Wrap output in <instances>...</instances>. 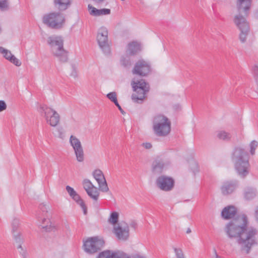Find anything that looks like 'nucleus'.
<instances>
[{
	"mask_svg": "<svg viewBox=\"0 0 258 258\" xmlns=\"http://www.w3.org/2000/svg\"><path fill=\"white\" fill-rule=\"evenodd\" d=\"M245 215L238 216L232 219L226 226L225 231L230 238H236L242 252L249 253L251 247L257 244L258 230L253 227H248Z\"/></svg>",
	"mask_w": 258,
	"mask_h": 258,
	"instance_id": "obj_1",
	"label": "nucleus"
},
{
	"mask_svg": "<svg viewBox=\"0 0 258 258\" xmlns=\"http://www.w3.org/2000/svg\"><path fill=\"white\" fill-rule=\"evenodd\" d=\"M252 2V0H237L236 2V6L239 14L235 16L234 22L241 31L239 39L242 43L245 42L246 40V37L249 31V26L245 17L240 13H244V16H248Z\"/></svg>",
	"mask_w": 258,
	"mask_h": 258,
	"instance_id": "obj_2",
	"label": "nucleus"
},
{
	"mask_svg": "<svg viewBox=\"0 0 258 258\" xmlns=\"http://www.w3.org/2000/svg\"><path fill=\"white\" fill-rule=\"evenodd\" d=\"M249 154L244 149L236 147L234 148L231 156L236 171L238 175L244 178L249 172L250 164Z\"/></svg>",
	"mask_w": 258,
	"mask_h": 258,
	"instance_id": "obj_3",
	"label": "nucleus"
},
{
	"mask_svg": "<svg viewBox=\"0 0 258 258\" xmlns=\"http://www.w3.org/2000/svg\"><path fill=\"white\" fill-rule=\"evenodd\" d=\"M51 50L56 57L61 62H66L68 60V52L63 48V40L58 36H49L47 40Z\"/></svg>",
	"mask_w": 258,
	"mask_h": 258,
	"instance_id": "obj_4",
	"label": "nucleus"
},
{
	"mask_svg": "<svg viewBox=\"0 0 258 258\" xmlns=\"http://www.w3.org/2000/svg\"><path fill=\"white\" fill-rule=\"evenodd\" d=\"M153 128L158 137H165L171 131V122L165 116L158 114L154 117Z\"/></svg>",
	"mask_w": 258,
	"mask_h": 258,
	"instance_id": "obj_5",
	"label": "nucleus"
},
{
	"mask_svg": "<svg viewBox=\"0 0 258 258\" xmlns=\"http://www.w3.org/2000/svg\"><path fill=\"white\" fill-rule=\"evenodd\" d=\"M64 15L60 12H51L45 14L42 17L43 23L53 29H60L64 25Z\"/></svg>",
	"mask_w": 258,
	"mask_h": 258,
	"instance_id": "obj_6",
	"label": "nucleus"
},
{
	"mask_svg": "<svg viewBox=\"0 0 258 258\" xmlns=\"http://www.w3.org/2000/svg\"><path fill=\"white\" fill-rule=\"evenodd\" d=\"M132 85L134 91L135 92L132 95L133 100L137 103H139V101H142L146 97V93L149 91V84L144 80L141 79L136 82L133 81Z\"/></svg>",
	"mask_w": 258,
	"mask_h": 258,
	"instance_id": "obj_7",
	"label": "nucleus"
},
{
	"mask_svg": "<svg viewBox=\"0 0 258 258\" xmlns=\"http://www.w3.org/2000/svg\"><path fill=\"white\" fill-rule=\"evenodd\" d=\"M105 242L98 237L88 238L84 241V251L87 253L93 254L100 250L104 245Z\"/></svg>",
	"mask_w": 258,
	"mask_h": 258,
	"instance_id": "obj_8",
	"label": "nucleus"
},
{
	"mask_svg": "<svg viewBox=\"0 0 258 258\" xmlns=\"http://www.w3.org/2000/svg\"><path fill=\"white\" fill-rule=\"evenodd\" d=\"M39 112L44 114L47 123L51 126L55 127L59 122L60 115L54 110L45 105H41L39 107Z\"/></svg>",
	"mask_w": 258,
	"mask_h": 258,
	"instance_id": "obj_9",
	"label": "nucleus"
},
{
	"mask_svg": "<svg viewBox=\"0 0 258 258\" xmlns=\"http://www.w3.org/2000/svg\"><path fill=\"white\" fill-rule=\"evenodd\" d=\"M108 30L104 27H101L98 31L97 40L100 48L106 55L110 53V48L108 40Z\"/></svg>",
	"mask_w": 258,
	"mask_h": 258,
	"instance_id": "obj_10",
	"label": "nucleus"
},
{
	"mask_svg": "<svg viewBox=\"0 0 258 258\" xmlns=\"http://www.w3.org/2000/svg\"><path fill=\"white\" fill-rule=\"evenodd\" d=\"M113 233L119 240L126 241L130 236V229L128 224L121 222L115 225L113 228Z\"/></svg>",
	"mask_w": 258,
	"mask_h": 258,
	"instance_id": "obj_11",
	"label": "nucleus"
},
{
	"mask_svg": "<svg viewBox=\"0 0 258 258\" xmlns=\"http://www.w3.org/2000/svg\"><path fill=\"white\" fill-rule=\"evenodd\" d=\"M151 70L150 64L144 59H140L135 63L132 70V73L134 75L145 77L150 73Z\"/></svg>",
	"mask_w": 258,
	"mask_h": 258,
	"instance_id": "obj_12",
	"label": "nucleus"
},
{
	"mask_svg": "<svg viewBox=\"0 0 258 258\" xmlns=\"http://www.w3.org/2000/svg\"><path fill=\"white\" fill-rule=\"evenodd\" d=\"M19 225V220L18 219L15 218L13 219L12 223V233L13 234L14 237L17 243H18V249H21V251H19L20 254L23 257V258L27 257V252L25 250L23 249L22 247V244L23 242V239L21 238V234L19 232H17Z\"/></svg>",
	"mask_w": 258,
	"mask_h": 258,
	"instance_id": "obj_13",
	"label": "nucleus"
},
{
	"mask_svg": "<svg viewBox=\"0 0 258 258\" xmlns=\"http://www.w3.org/2000/svg\"><path fill=\"white\" fill-rule=\"evenodd\" d=\"M156 184L160 189L168 191L173 189L174 185V180L171 177L161 175L157 178Z\"/></svg>",
	"mask_w": 258,
	"mask_h": 258,
	"instance_id": "obj_14",
	"label": "nucleus"
},
{
	"mask_svg": "<svg viewBox=\"0 0 258 258\" xmlns=\"http://www.w3.org/2000/svg\"><path fill=\"white\" fill-rule=\"evenodd\" d=\"M170 162L169 160L158 156L153 160L152 164V171L155 174H161L166 167L169 165Z\"/></svg>",
	"mask_w": 258,
	"mask_h": 258,
	"instance_id": "obj_15",
	"label": "nucleus"
},
{
	"mask_svg": "<svg viewBox=\"0 0 258 258\" xmlns=\"http://www.w3.org/2000/svg\"><path fill=\"white\" fill-rule=\"evenodd\" d=\"M70 142L75 151L77 161L80 162H83L84 154L80 141L76 137L72 135L70 139Z\"/></svg>",
	"mask_w": 258,
	"mask_h": 258,
	"instance_id": "obj_16",
	"label": "nucleus"
},
{
	"mask_svg": "<svg viewBox=\"0 0 258 258\" xmlns=\"http://www.w3.org/2000/svg\"><path fill=\"white\" fill-rule=\"evenodd\" d=\"M83 184L88 195L93 200L97 201L99 196V192L97 187L94 186L90 180L88 179H85L83 180Z\"/></svg>",
	"mask_w": 258,
	"mask_h": 258,
	"instance_id": "obj_17",
	"label": "nucleus"
},
{
	"mask_svg": "<svg viewBox=\"0 0 258 258\" xmlns=\"http://www.w3.org/2000/svg\"><path fill=\"white\" fill-rule=\"evenodd\" d=\"M93 176L98 183L100 190L104 192H107L109 188L102 171L100 169H96L93 172Z\"/></svg>",
	"mask_w": 258,
	"mask_h": 258,
	"instance_id": "obj_18",
	"label": "nucleus"
},
{
	"mask_svg": "<svg viewBox=\"0 0 258 258\" xmlns=\"http://www.w3.org/2000/svg\"><path fill=\"white\" fill-rule=\"evenodd\" d=\"M47 207L46 205L41 204L39 206V208L42 212L43 216L44 217L43 218L38 217L39 219L42 220L41 227L43 229H44L46 231H51L54 228L51 225V222L48 217L46 215L47 213Z\"/></svg>",
	"mask_w": 258,
	"mask_h": 258,
	"instance_id": "obj_19",
	"label": "nucleus"
},
{
	"mask_svg": "<svg viewBox=\"0 0 258 258\" xmlns=\"http://www.w3.org/2000/svg\"><path fill=\"white\" fill-rule=\"evenodd\" d=\"M238 182L236 180L226 181L223 182L221 186L222 194L228 196L235 191L238 187Z\"/></svg>",
	"mask_w": 258,
	"mask_h": 258,
	"instance_id": "obj_20",
	"label": "nucleus"
},
{
	"mask_svg": "<svg viewBox=\"0 0 258 258\" xmlns=\"http://www.w3.org/2000/svg\"><path fill=\"white\" fill-rule=\"evenodd\" d=\"M1 53L3 54V56L6 59L8 60L15 66L19 67L21 65V62L13 55L10 50L4 48L3 50L1 51Z\"/></svg>",
	"mask_w": 258,
	"mask_h": 258,
	"instance_id": "obj_21",
	"label": "nucleus"
},
{
	"mask_svg": "<svg viewBox=\"0 0 258 258\" xmlns=\"http://www.w3.org/2000/svg\"><path fill=\"white\" fill-rule=\"evenodd\" d=\"M88 9L89 13L93 16H100L102 15H109L111 13V11L108 9H97L96 8L92 6L89 5Z\"/></svg>",
	"mask_w": 258,
	"mask_h": 258,
	"instance_id": "obj_22",
	"label": "nucleus"
},
{
	"mask_svg": "<svg viewBox=\"0 0 258 258\" xmlns=\"http://www.w3.org/2000/svg\"><path fill=\"white\" fill-rule=\"evenodd\" d=\"M237 212L236 208L233 206H228L224 208L221 212L223 218L225 219H229L236 215Z\"/></svg>",
	"mask_w": 258,
	"mask_h": 258,
	"instance_id": "obj_23",
	"label": "nucleus"
},
{
	"mask_svg": "<svg viewBox=\"0 0 258 258\" xmlns=\"http://www.w3.org/2000/svg\"><path fill=\"white\" fill-rule=\"evenodd\" d=\"M141 45L136 41H133L128 44L126 54L134 55L141 51Z\"/></svg>",
	"mask_w": 258,
	"mask_h": 258,
	"instance_id": "obj_24",
	"label": "nucleus"
},
{
	"mask_svg": "<svg viewBox=\"0 0 258 258\" xmlns=\"http://www.w3.org/2000/svg\"><path fill=\"white\" fill-rule=\"evenodd\" d=\"M55 7L59 11H64L68 9L71 5V0H54Z\"/></svg>",
	"mask_w": 258,
	"mask_h": 258,
	"instance_id": "obj_25",
	"label": "nucleus"
},
{
	"mask_svg": "<svg viewBox=\"0 0 258 258\" xmlns=\"http://www.w3.org/2000/svg\"><path fill=\"white\" fill-rule=\"evenodd\" d=\"M244 198L246 200H250L256 196V190L255 189L247 188L244 193Z\"/></svg>",
	"mask_w": 258,
	"mask_h": 258,
	"instance_id": "obj_26",
	"label": "nucleus"
},
{
	"mask_svg": "<svg viewBox=\"0 0 258 258\" xmlns=\"http://www.w3.org/2000/svg\"><path fill=\"white\" fill-rule=\"evenodd\" d=\"M217 136L219 139L224 141H229L231 138V136L230 133H227L224 131L218 132Z\"/></svg>",
	"mask_w": 258,
	"mask_h": 258,
	"instance_id": "obj_27",
	"label": "nucleus"
},
{
	"mask_svg": "<svg viewBox=\"0 0 258 258\" xmlns=\"http://www.w3.org/2000/svg\"><path fill=\"white\" fill-rule=\"evenodd\" d=\"M120 63L125 68H129L132 65L131 59L127 55L121 57L120 59Z\"/></svg>",
	"mask_w": 258,
	"mask_h": 258,
	"instance_id": "obj_28",
	"label": "nucleus"
},
{
	"mask_svg": "<svg viewBox=\"0 0 258 258\" xmlns=\"http://www.w3.org/2000/svg\"><path fill=\"white\" fill-rule=\"evenodd\" d=\"M113 251L110 250H106L100 252L97 258H113Z\"/></svg>",
	"mask_w": 258,
	"mask_h": 258,
	"instance_id": "obj_29",
	"label": "nucleus"
},
{
	"mask_svg": "<svg viewBox=\"0 0 258 258\" xmlns=\"http://www.w3.org/2000/svg\"><path fill=\"white\" fill-rule=\"evenodd\" d=\"M118 214L116 212H112L108 219V222L112 224H115L117 223L118 220Z\"/></svg>",
	"mask_w": 258,
	"mask_h": 258,
	"instance_id": "obj_30",
	"label": "nucleus"
},
{
	"mask_svg": "<svg viewBox=\"0 0 258 258\" xmlns=\"http://www.w3.org/2000/svg\"><path fill=\"white\" fill-rule=\"evenodd\" d=\"M113 258H131L126 253L119 250L113 251Z\"/></svg>",
	"mask_w": 258,
	"mask_h": 258,
	"instance_id": "obj_31",
	"label": "nucleus"
},
{
	"mask_svg": "<svg viewBox=\"0 0 258 258\" xmlns=\"http://www.w3.org/2000/svg\"><path fill=\"white\" fill-rule=\"evenodd\" d=\"M258 143L256 141H252L249 144L250 147V153L251 155H253L255 154V150L257 147Z\"/></svg>",
	"mask_w": 258,
	"mask_h": 258,
	"instance_id": "obj_32",
	"label": "nucleus"
},
{
	"mask_svg": "<svg viewBox=\"0 0 258 258\" xmlns=\"http://www.w3.org/2000/svg\"><path fill=\"white\" fill-rule=\"evenodd\" d=\"M107 97L112 102H113L114 104L118 102L117 100L116 94L114 92H110L107 94Z\"/></svg>",
	"mask_w": 258,
	"mask_h": 258,
	"instance_id": "obj_33",
	"label": "nucleus"
},
{
	"mask_svg": "<svg viewBox=\"0 0 258 258\" xmlns=\"http://www.w3.org/2000/svg\"><path fill=\"white\" fill-rule=\"evenodd\" d=\"M173 249L176 258H185L181 248L174 247Z\"/></svg>",
	"mask_w": 258,
	"mask_h": 258,
	"instance_id": "obj_34",
	"label": "nucleus"
},
{
	"mask_svg": "<svg viewBox=\"0 0 258 258\" xmlns=\"http://www.w3.org/2000/svg\"><path fill=\"white\" fill-rule=\"evenodd\" d=\"M77 203L78 205H79L82 208L84 215H86L87 213V208L84 201L82 199H80L79 201L77 202Z\"/></svg>",
	"mask_w": 258,
	"mask_h": 258,
	"instance_id": "obj_35",
	"label": "nucleus"
},
{
	"mask_svg": "<svg viewBox=\"0 0 258 258\" xmlns=\"http://www.w3.org/2000/svg\"><path fill=\"white\" fill-rule=\"evenodd\" d=\"M8 8L7 0H0V9L2 11L7 10Z\"/></svg>",
	"mask_w": 258,
	"mask_h": 258,
	"instance_id": "obj_36",
	"label": "nucleus"
},
{
	"mask_svg": "<svg viewBox=\"0 0 258 258\" xmlns=\"http://www.w3.org/2000/svg\"><path fill=\"white\" fill-rule=\"evenodd\" d=\"M190 168L194 174H196L197 172L199 171V166L196 162H193L191 164Z\"/></svg>",
	"mask_w": 258,
	"mask_h": 258,
	"instance_id": "obj_37",
	"label": "nucleus"
},
{
	"mask_svg": "<svg viewBox=\"0 0 258 258\" xmlns=\"http://www.w3.org/2000/svg\"><path fill=\"white\" fill-rule=\"evenodd\" d=\"M66 190L71 197L73 196L76 192L74 188L69 185L66 186Z\"/></svg>",
	"mask_w": 258,
	"mask_h": 258,
	"instance_id": "obj_38",
	"label": "nucleus"
},
{
	"mask_svg": "<svg viewBox=\"0 0 258 258\" xmlns=\"http://www.w3.org/2000/svg\"><path fill=\"white\" fill-rule=\"evenodd\" d=\"M7 108V104L3 100H0V112H2Z\"/></svg>",
	"mask_w": 258,
	"mask_h": 258,
	"instance_id": "obj_39",
	"label": "nucleus"
},
{
	"mask_svg": "<svg viewBox=\"0 0 258 258\" xmlns=\"http://www.w3.org/2000/svg\"><path fill=\"white\" fill-rule=\"evenodd\" d=\"M76 202L79 201L81 198L80 196L76 192L75 195H74L73 196L71 197Z\"/></svg>",
	"mask_w": 258,
	"mask_h": 258,
	"instance_id": "obj_40",
	"label": "nucleus"
},
{
	"mask_svg": "<svg viewBox=\"0 0 258 258\" xmlns=\"http://www.w3.org/2000/svg\"><path fill=\"white\" fill-rule=\"evenodd\" d=\"M143 146L147 149H150L152 148V144L150 143H145L143 144Z\"/></svg>",
	"mask_w": 258,
	"mask_h": 258,
	"instance_id": "obj_41",
	"label": "nucleus"
},
{
	"mask_svg": "<svg viewBox=\"0 0 258 258\" xmlns=\"http://www.w3.org/2000/svg\"><path fill=\"white\" fill-rule=\"evenodd\" d=\"M212 258H222L221 256L219 255L215 249H214V255Z\"/></svg>",
	"mask_w": 258,
	"mask_h": 258,
	"instance_id": "obj_42",
	"label": "nucleus"
},
{
	"mask_svg": "<svg viewBox=\"0 0 258 258\" xmlns=\"http://www.w3.org/2000/svg\"><path fill=\"white\" fill-rule=\"evenodd\" d=\"M115 105L117 107V108H118V109L120 110V112L122 114H124L125 113V112L123 110V109H122V108L121 107V106H120V105L119 104L118 102L116 103H115Z\"/></svg>",
	"mask_w": 258,
	"mask_h": 258,
	"instance_id": "obj_43",
	"label": "nucleus"
},
{
	"mask_svg": "<svg viewBox=\"0 0 258 258\" xmlns=\"http://www.w3.org/2000/svg\"><path fill=\"white\" fill-rule=\"evenodd\" d=\"M132 258H146L145 256L140 255L139 254H136L132 256Z\"/></svg>",
	"mask_w": 258,
	"mask_h": 258,
	"instance_id": "obj_44",
	"label": "nucleus"
},
{
	"mask_svg": "<svg viewBox=\"0 0 258 258\" xmlns=\"http://www.w3.org/2000/svg\"><path fill=\"white\" fill-rule=\"evenodd\" d=\"M96 5H99L102 4L105 0H92Z\"/></svg>",
	"mask_w": 258,
	"mask_h": 258,
	"instance_id": "obj_45",
	"label": "nucleus"
},
{
	"mask_svg": "<svg viewBox=\"0 0 258 258\" xmlns=\"http://www.w3.org/2000/svg\"><path fill=\"white\" fill-rule=\"evenodd\" d=\"M255 217L256 221H258V206H257L255 210Z\"/></svg>",
	"mask_w": 258,
	"mask_h": 258,
	"instance_id": "obj_46",
	"label": "nucleus"
},
{
	"mask_svg": "<svg viewBox=\"0 0 258 258\" xmlns=\"http://www.w3.org/2000/svg\"><path fill=\"white\" fill-rule=\"evenodd\" d=\"M130 225H131V226L132 228H134V229H136V227H137V223H136V222H132V223H131Z\"/></svg>",
	"mask_w": 258,
	"mask_h": 258,
	"instance_id": "obj_47",
	"label": "nucleus"
},
{
	"mask_svg": "<svg viewBox=\"0 0 258 258\" xmlns=\"http://www.w3.org/2000/svg\"><path fill=\"white\" fill-rule=\"evenodd\" d=\"M191 232V231L190 228H188L187 229V230H186V233L187 234H189V233H190Z\"/></svg>",
	"mask_w": 258,
	"mask_h": 258,
	"instance_id": "obj_48",
	"label": "nucleus"
},
{
	"mask_svg": "<svg viewBox=\"0 0 258 258\" xmlns=\"http://www.w3.org/2000/svg\"><path fill=\"white\" fill-rule=\"evenodd\" d=\"M3 48H3V47L0 46V53L1 52V51H2V50H3Z\"/></svg>",
	"mask_w": 258,
	"mask_h": 258,
	"instance_id": "obj_49",
	"label": "nucleus"
}]
</instances>
